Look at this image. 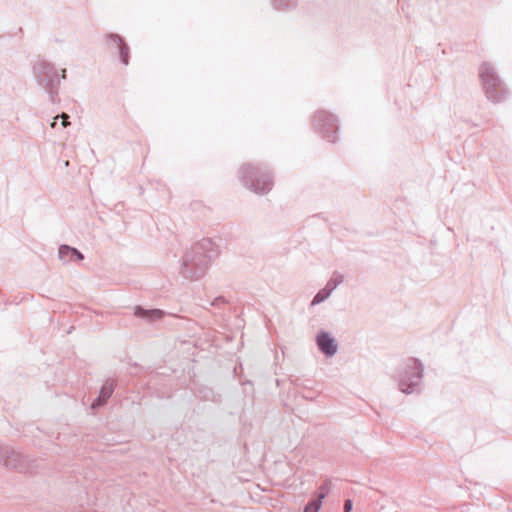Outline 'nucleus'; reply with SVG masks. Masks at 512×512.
Masks as SVG:
<instances>
[{"label":"nucleus","instance_id":"obj_1","mask_svg":"<svg viewBox=\"0 0 512 512\" xmlns=\"http://www.w3.org/2000/svg\"><path fill=\"white\" fill-rule=\"evenodd\" d=\"M317 344L320 350L326 355H333L337 350L335 340L325 332H322L318 335Z\"/></svg>","mask_w":512,"mask_h":512},{"label":"nucleus","instance_id":"obj_2","mask_svg":"<svg viewBox=\"0 0 512 512\" xmlns=\"http://www.w3.org/2000/svg\"><path fill=\"white\" fill-rule=\"evenodd\" d=\"M113 390L114 385L112 382L105 383L100 391V395L96 403H93L92 406L95 407L96 405H102L103 403H105L106 400L111 396Z\"/></svg>","mask_w":512,"mask_h":512},{"label":"nucleus","instance_id":"obj_3","mask_svg":"<svg viewBox=\"0 0 512 512\" xmlns=\"http://www.w3.org/2000/svg\"><path fill=\"white\" fill-rule=\"evenodd\" d=\"M408 368L411 371H406L407 376H409V377L410 376H415L416 378H420L421 377L422 368H421V364L418 362V360L410 359L409 360V364H408Z\"/></svg>","mask_w":512,"mask_h":512},{"label":"nucleus","instance_id":"obj_4","mask_svg":"<svg viewBox=\"0 0 512 512\" xmlns=\"http://www.w3.org/2000/svg\"><path fill=\"white\" fill-rule=\"evenodd\" d=\"M135 314L141 317H149L153 319H160L163 315V312L161 310H151V311H145L139 307L136 308Z\"/></svg>","mask_w":512,"mask_h":512},{"label":"nucleus","instance_id":"obj_5","mask_svg":"<svg viewBox=\"0 0 512 512\" xmlns=\"http://www.w3.org/2000/svg\"><path fill=\"white\" fill-rule=\"evenodd\" d=\"M324 497L325 492H322L317 500H313L306 505L303 512H318L322 504V499Z\"/></svg>","mask_w":512,"mask_h":512},{"label":"nucleus","instance_id":"obj_6","mask_svg":"<svg viewBox=\"0 0 512 512\" xmlns=\"http://www.w3.org/2000/svg\"><path fill=\"white\" fill-rule=\"evenodd\" d=\"M69 253H71L72 255H75L77 257V259H79V260H81L83 258L81 253H79L76 249H72L68 246L61 247L59 250L60 257H64V254H69Z\"/></svg>","mask_w":512,"mask_h":512},{"label":"nucleus","instance_id":"obj_7","mask_svg":"<svg viewBox=\"0 0 512 512\" xmlns=\"http://www.w3.org/2000/svg\"><path fill=\"white\" fill-rule=\"evenodd\" d=\"M117 41L119 42L120 55H121L122 61L124 64H128V48L121 43L122 41L120 38H117Z\"/></svg>","mask_w":512,"mask_h":512},{"label":"nucleus","instance_id":"obj_8","mask_svg":"<svg viewBox=\"0 0 512 512\" xmlns=\"http://www.w3.org/2000/svg\"><path fill=\"white\" fill-rule=\"evenodd\" d=\"M329 296V292L326 290L320 291L313 299L312 304H318L324 301Z\"/></svg>","mask_w":512,"mask_h":512},{"label":"nucleus","instance_id":"obj_9","mask_svg":"<svg viewBox=\"0 0 512 512\" xmlns=\"http://www.w3.org/2000/svg\"><path fill=\"white\" fill-rule=\"evenodd\" d=\"M352 509V502L351 500H346L344 504V512H350Z\"/></svg>","mask_w":512,"mask_h":512},{"label":"nucleus","instance_id":"obj_10","mask_svg":"<svg viewBox=\"0 0 512 512\" xmlns=\"http://www.w3.org/2000/svg\"><path fill=\"white\" fill-rule=\"evenodd\" d=\"M61 118H62V125H63V127H67V126L70 124V123L68 122V120H67V119H68V115H67V114H65V113H63V114L61 115Z\"/></svg>","mask_w":512,"mask_h":512},{"label":"nucleus","instance_id":"obj_11","mask_svg":"<svg viewBox=\"0 0 512 512\" xmlns=\"http://www.w3.org/2000/svg\"><path fill=\"white\" fill-rule=\"evenodd\" d=\"M264 184H265V187H264V188H262V189H258V188H257V189H256V191H257L258 193H263V192H265V190H266V189H269V187H270V182H265Z\"/></svg>","mask_w":512,"mask_h":512},{"label":"nucleus","instance_id":"obj_12","mask_svg":"<svg viewBox=\"0 0 512 512\" xmlns=\"http://www.w3.org/2000/svg\"><path fill=\"white\" fill-rule=\"evenodd\" d=\"M56 125V121H54L52 124H51V127L54 128Z\"/></svg>","mask_w":512,"mask_h":512}]
</instances>
